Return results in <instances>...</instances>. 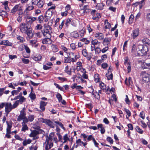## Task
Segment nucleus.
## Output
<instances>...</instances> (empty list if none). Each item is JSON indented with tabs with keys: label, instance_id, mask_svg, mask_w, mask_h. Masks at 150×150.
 Segmentation results:
<instances>
[{
	"label": "nucleus",
	"instance_id": "nucleus-48",
	"mask_svg": "<svg viewBox=\"0 0 150 150\" xmlns=\"http://www.w3.org/2000/svg\"><path fill=\"white\" fill-rule=\"evenodd\" d=\"M29 97L31 100H34L36 98V95L34 93L31 92L29 95Z\"/></svg>",
	"mask_w": 150,
	"mask_h": 150
},
{
	"label": "nucleus",
	"instance_id": "nucleus-49",
	"mask_svg": "<svg viewBox=\"0 0 150 150\" xmlns=\"http://www.w3.org/2000/svg\"><path fill=\"white\" fill-rule=\"evenodd\" d=\"M83 55L85 57L87 56L88 55V52L87 50L85 49H83L82 51V52Z\"/></svg>",
	"mask_w": 150,
	"mask_h": 150
},
{
	"label": "nucleus",
	"instance_id": "nucleus-6",
	"mask_svg": "<svg viewBox=\"0 0 150 150\" xmlns=\"http://www.w3.org/2000/svg\"><path fill=\"white\" fill-rule=\"evenodd\" d=\"M5 111L7 115L12 110V105L10 103H4Z\"/></svg>",
	"mask_w": 150,
	"mask_h": 150
},
{
	"label": "nucleus",
	"instance_id": "nucleus-3",
	"mask_svg": "<svg viewBox=\"0 0 150 150\" xmlns=\"http://www.w3.org/2000/svg\"><path fill=\"white\" fill-rule=\"evenodd\" d=\"M141 75L142 76V81L146 83L150 82V73L142 72L141 73Z\"/></svg>",
	"mask_w": 150,
	"mask_h": 150
},
{
	"label": "nucleus",
	"instance_id": "nucleus-60",
	"mask_svg": "<svg viewBox=\"0 0 150 150\" xmlns=\"http://www.w3.org/2000/svg\"><path fill=\"white\" fill-rule=\"evenodd\" d=\"M25 44H23L20 45L18 47V50L20 51H23L24 49V45Z\"/></svg>",
	"mask_w": 150,
	"mask_h": 150
},
{
	"label": "nucleus",
	"instance_id": "nucleus-42",
	"mask_svg": "<svg viewBox=\"0 0 150 150\" xmlns=\"http://www.w3.org/2000/svg\"><path fill=\"white\" fill-rule=\"evenodd\" d=\"M52 15V12L50 10H48L46 12L45 15L48 16V17L51 18Z\"/></svg>",
	"mask_w": 150,
	"mask_h": 150
},
{
	"label": "nucleus",
	"instance_id": "nucleus-32",
	"mask_svg": "<svg viewBox=\"0 0 150 150\" xmlns=\"http://www.w3.org/2000/svg\"><path fill=\"white\" fill-rule=\"evenodd\" d=\"M111 39L110 38H105L104 39L103 43L108 45L111 41Z\"/></svg>",
	"mask_w": 150,
	"mask_h": 150
},
{
	"label": "nucleus",
	"instance_id": "nucleus-62",
	"mask_svg": "<svg viewBox=\"0 0 150 150\" xmlns=\"http://www.w3.org/2000/svg\"><path fill=\"white\" fill-rule=\"evenodd\" d=\"M25 109L24 108H23L22 110L20 112V115L23 116H25L26 113L25 112Z\"/></svg>",
	"mask_w": 150,
	"mask_h": 150
},
{
	"label": "nucleus",
	"instance_id": "nucleus-29",
	"mask_svg": "<svg viewBox=\"0 0 150 150\" xmlns=\"http://www.w3.org/2000/svg\"><path fill=\"white\" fill-rule=\"evenodd\" d=\"M44 4V2L42 0H39L38 2L36 5L39 8L43 7Z\"/></svg>",
	"mask_w": 150,
	"mask_h": 150
},
{
	"label": "nucleus",
	"instance_id": "nucleus-46",
	"mask_svg": "<svg viewBox=\"0 0 150 150\" xmlns=\"http://www.w3.org/2000/svg\"><path fill=\"white\" fill-rule=\"evenodd\" d=\"M71 18H68L66 20L65 23V25L67 26H68L69 24L71 23Z\"/></svg>",
	"mask_w": 150,
	"mask_h": 150
},
{
	"label": "nucleus",
	"instance_id": "nucleus-50",
	"mask_svg": "<svg viewBox=\"0 0 150 150\" xmlns=\"http://www.w3.org/2000/svg\"><path fill=\"white\" fill-rule=\"evenodd\" d=\"M44 18L43 16L41 15L39 16L38 18V20L39 23H42L44 20Z\"/></svg>",
	"mask_w": 150,
	"mask_h": 150
},
{
	"label": "nucleus",
	"instance_id": "nucleus-51",
	"mask_svg": "<svg viewBox=\"0 0 150 150\" xmlns=\"http://www.w3.org/2000/svg\"><path fill=\"white\" fill-rule=\"evenodd\" d=\"M34 115H30L28 117V120L30 122L33 121L34 119Z\"/></svg>",
	"mask_w": 150,
	"mask_h": 150
},
{
	"label": "nucleus",
	"instance_id": "nucleus-53",
	"mask_svg": "<svg viewBox=\"0 0 150 150\" xmlns=\"http://www.w3.org/2000/svg\"><path fill=\"white\" fill-rule=\"evenodd\" d=\"M54 122L60 126L62 129H64V128L63 125L59 121H54Z\"/></svg>",
	"mask_w": 150,
	"mask_h": 150
},
{
	"label": "nucleus",
	"instance_id": "nucleus-17",
	"mask_svg": "<svg viewBox=\"0 0 150 150\" xmlns=\"http://www.w3.org/2000/svg\"><path fill=\"white\" fill-rule=\"evenodd\" d=\"M0 44L10 46H11L12 45V44L8 40L2 41L0 43Z\"/></svg>",
	"mask_w": 150,
	"mask_h": 150
},
{
	"label": "nucleus",
	"instance_id": "nucleus-59",
	"mask_svg": "<svg viewBox=\"0 0 150 150\" xmlns=\"http://www.w3.org/2000/svg\"><path fill=\"white\" fill-rule=\"evenodd\" d=\"M6 13L4 11L0 10V16H3L6 15Z\"/></svg>",
	"mask_w": 150,
	"mask_h": 150
},
{
	"label": "nucleus",
	"instance_id": "nucleus-43",
	"mask_svg": "<svg viewBox=\"0 0 150 150\" xmlns=\"http://www.w3.org/2000/svg\"><path fill=\"white\" fill-rule=\"evenodd\" d=\"M56 97L59 102H60L62 100V97L61 94L57 93L56 95Z\"/></svg>",
	"mask_w": 150,
	"mask_h": 150
},
{
	"label": "nucleus",
	"instance_id": "nucleus-37",
	"mask_svg": "<svg viewBox=\"0 0 150 150\" xmlns=\"http://www.w3.org/2000/svg\"><path fill=\"white\" fill-rule=\"evenodd\" d=\"M64 62L65 63H70L71 62V57H65L64 58Z\"/></svg>",
	"mask_w": 150,
	"mask_h": 150
},
{
	"label": "nucleus",
	"instance_id": "nucleus-35",
	"mask_svg": "<svg viewBox=\"0 0 150 150\" xmlns=\"http://www.w3.org/2000/svg\"><path fill=\"white\" fill-rule=\"evenodd\" d=\"M16 37L17 39L19 40L21 42H23L25 41V39L23 37H21L20 35H17L16 36Z\"/></svg>",
	"mask_w": 150,
	"mask_h": 150
},
{
	"label": "nucleus",
	"instance_id": "nucleus-24",
	"mask_svg": "<svg viewBox=\"0 0 150 150\" xmlns=\"http://www.w3.org/2000/svg\"><path fill=\"white\" fill-rule=\"evenodd\" d=\"M91 93L92 95H93L96 98L98 99L100 98L99 94L97 92H95L93 89H92Z\"/></svg>",
	"mask_w": 150,
	"mask_h": 150
},
{
	"label": "nucleus",
	"instance_id": "nucleus-34",
	"mask_svg": "<svg viewBox=\"0 0 150 150\" xmlns=\"http://www.w3.org/2000/svg\"><path fill=\"white\" fill-rule=\"evenodd\" d=\"M63 139L64 140V141L63 142V143H66L67 141L69 140V138L68 137V134H65L63 137Z\"/></svg>",
	"mask_w": 150,
	"mask_h": 150
},
{
	"label": "nucleus",
	"instance_id": "nucleus-13",
	"mask_svg": "<svg viewBox=\"0 0 150 150\" xmlns=\"http://www.w3.org/2000/svg\"><path fill=\"white\" fill-rule=\"evenodd\" d=\"M47 104V102L42 101L40 103V108L41 111L43 112L45 110V106Z\"/></svg>",
	"mask_w": 150,
	"mask_h": 150
},
{
	"label": "nucleus",
	"instance_id": "nucleus-38",
	"mask_svg": "<svg viewBox=\"0 0 150 150\" xmlns=\"http://www.w3.org/2000/svg\"><path fill=\"white\" fill-rule=\"evenodd\" d=\"M6 123L7 125V127L6 128V132H7V133L11 132V129L12 126L8 123V122L6 121Z\"/></svg>",
	"mask_w": 150,
	"mask_h": 150
},
{
	"label": "nucleus",
	"instance_id": "nucleus-45",
	"mask_svg": "<svg viewBox=\"0 0 150 150\" xmlns=\"http://www.w3.org/2000/svg\"><path fill=\"white\" fill-rule=\"evenodd\" d=\"M101 16H100V13H97L96 14V15L95 16H94L92 17V19L93 20H96L97 19H98L100 18Z\"/></svg>",
	"mask_w": 150,
	"mask_h": 150
},
{
	"label": "nucleus",
	"instance_id": "nucleus-7",
	"mask_svg": "<svg viewBox=\"0 0 150 150\" xmlns=\"http://www.w3.org/2000/svg\"><path fill=\"white\" fill-rule=\"evenodd\" d=\"M139 44H134L131 47V53L133 55H136L137 53V49H138Z\"/></svg>",
	"mask_w": 150,
	"mask_h": 150
},
{
	"label": "nucleus",
	"instance_id": "nucleus-52",
	"mask_svg": "<svg viewBox=\"0 0 150 150\" xmlns=\"http://www.w3.org/2000/svg\"><path fill=\"white\" fill-rule=\"evenodd\" d=\"M72 35L73 37L76 38L79 37V35L76 31H74L72 33Z\"/></svg>",
	"mask_w": 150,
	"mask_h": 150
},
{
	"label": "nucleus",
	"instance_id": "nucleus-1",
	"mask_svg": "<svg viewBox=\"0 0 150 150\" xmlns=\"http://www.w3.org/2000/svg\"><path fill=\"white\" fill-rule=\"evenodd\" d=\"M21 32L27 34L29 39H31L34 36V31L29 25L25 23H21L19 26Z\"/></svg>",
	"mask_w": 150,
	"mask_h": 150
},
{
	"label": "nucleus",
	"instance_id": "nucleus-57",
	"mask_svg": "<svg viewBox=\"0 0 150 150\" xmlns=\"http://www.w3.org/2000/svg\"><path fill=\"white\" fill-rule=\"evenodd\" d=\"M95 51L96 54H99L101 50L99 47H97L96 48Z\"/></svg>",
	"mask_w": 150,
	"mask_h": 150
},
{
	"label": "nucleus",
	"instance_id": "nucleus-61",
	"mask_svg": "<svg viewBox=\"0 0 150 150\" xmlns=\"http://www.w3.org/2000/svg\"><path fill=\"white\" fill-rule=\"evenodd\" d=\"M107 140L109 142L110 144H112L113 142V141L112 138L110 137H108L107 138Z\"/></svg>",
	"mask_w": 150,
	"mask_h": 150
},
{
	"label": "nucleus",
	"instance_id": "nucleus-23",
	"mask_svg": "<svg viewBox=\"0 0 150 150\" xmlns=\"http://www.w3.org/2000/svg\"><path fill=\"white\" fill-rule=\"evenodd\" d=\"M39 134V133L38 131L36 130H34L32 131L31 133L29 135V136L30 137H35V136H36Z\"/></svg>",
	"mask_w": 150,
	"mask_h": 150
},
{
	"label": "nucleus",
	"instance_id": "nucleus-9",
	"mask_svg": "<svg viewBox=\"0 0 150 150\" xmlns=\"http://www.w3.org/2000/svg\"><path fill=\"white\" fill-rule=\"evenodd\" d=\"M45 150H50L53 146V142L46 141L45 143Z\"/></svg>",
	"mask_w": 150,
	"mask_h": 150
},
{
	"label": "nucleus",
	"instance_id": "nucleus-54",
	"mask_svg": "<svg viewBox=\"0 0 150 150\" xmlns=\"http://www.w3.org/2000/svg\"><path fill=\"white\" fill-rule=\"evenodd\" d=\"M113 100H108V102L110 104V105H112L113 104L112 102L113 100L115 101V102L117 101V98L114 96L113 97Z\"/></svg>",
	"mask_w": 150,
	"mask_h": 150
},
{
	"label": "nucleus",
	"instance_id": "nucleus-44",
	"mask_svg": "<svg viewBox=\"0 0 150 150\" xmlns=\"http://www.w3.org/2000/svg\"><path fill=\"white\" fill-rule=\"evenodd\" d=\"M76 20L75 19H72L71 21V24L72 25L74 26H76Z\"/></svg>",
	"mask_w": 150,
	"mask_h": 150
},
{
	"label": "nucleus",
	"instance_id": "nucleus-36",
	"mask_svg": "<svg viewBox=\"0 0 150 150\" xmlns=\"http://www.w3.org/2000/svg\"><path fill=\"white\" fill-rule=\"evenodd\" d=\"M31 142V140L28 139V140H25L23 141V146H26L27 144H30Z\"/></svg>",
	"mask_w": 150,
	"mask_h": 150
},
{
	"label": "nucleus",
	"instance_id": "nucleus-21",
	"mask_svg": "<svg viewBox=\"0 0 150 150\" xmlns=\"http://www.w3.org/2000/svg\"><path fill=\"white\" fill-rule=\"evenodd\" d=\"M91 42V45L94 46H95V45H96L99 47L100 44V42H98V40L96 39H95L94 40H92Z\"/></svg>",
	"mask_w": 150,
	"mask_h": 150
},
{
	"label": "nucleus",
	"instance_id": "nucleus-18",
	"mask_svg": "<svg viewBox=\"0 0 150 150\" xmlns=\"http://www.w3.org/2000/svg\"><path fill=\"white\" fill-rule=\"evenodd\" d=\"M54 133H51L47 137L46 141L53 142V137L54 136Z\"/></svg>",
	"mask_w": 150,
	"mask_h": 150
},
{
	"label": "nucleus",
	"instance_id": "nucleus-26",
	"mask_svg": "<svg viewBox=\"0 0 150 150\" xmlns=\"http://www.w3.org/2000/svg\"><path fill=\"white\" fill-rule=\"evenodd\" d=\"M8 1H6L4 2L2 4L4 6V8L7 11H9V9L8 6Z\"/></svg>",
	"mask_w": 150,
	"mask_h": 150
},
{
	"label": "nucleus",
	"instance_id": "nucleus-39",
	"mask_svg": "<svg viewBox=\"0 0 150 150\" xmlns=\"http://www.w3.org/2000/svg\"><path fill=\"white\" fill-rule=\"evenodd\" d=\"M136 129L139 133L140 134H142L143 133V130L141 129L139 126H137L136 127Z\"/></svg>",
	"mask_w": 150,
	"mask_h": 150
},
{
	"label": "nucleus",
	"instance_id": "nucleus-16",
	"mask_svg": "<svg viewBox=\"0 0 150 150\" xmlns=\"http://www.w3.org/2000/svg\"><path fill=\"white\" fill-rule=\"evenodd\" d=\"M142 68L144 69H150V63L144 62L142 64Z\"/></svg>",
	"mask_w": 150,
	"mask_h": 150
},
{
	"label": "nucleus",
	"instance_id": "nucleus-14",
	"mask_svg": "<svg viewBox=\"0 0 150 150\" xmlns=\"http://www.w3.org/2000/svg\"><path fill=\"white\" fill-rule=\"evenodd\" d=\"M95 36L98 40H103L104 38L103 34L100 33H98L95 34Z\"/></svg>",
	"mask_w": 150,
	"mask_h": 150
},
{
	"label": "nucleus",
	"instance_id": "nucleus-11",
	"mask_svg": "<svg viewBox=\"0 0 150 150\" xmlns=\"http://www.w3.org/2000/svg\"><path fill=\"white\" fill-rule=\"evenodd\" d=\"M139 32L138 29L133 30L131 34V37L133 39L135 38L139 35Z\"/></svg>",
	"mask_w": 150,
	"mask_h": 150
},
{
	"label": "nucleus",
	"instance_id": "nucleus-20",
	"mask_svg": "<svg viewBox=\"0 0 150 150\" xmlns=\"http://www.w3.org/2000/svg\"><path fill=\"white\" fill-rule=\"evenodd\" d=\"M105 6V4L103 3H98L96 5V8L98 10H102Z\"/></svg>",
	"mask_w": 150,
	"mask_h": 150
},
{
	"label": "nucleus",
	"instance_id": "nucleus-47",
	"mask_svg": "<svg viewBox=\"0 0 150 150\" xmlns=\"http://www.w3.org/2000/svg\"><path fill=\"white\" fill-rule=\"evenodd\" d=\"M95 81L96 82H98L100 81V79L98 77V74H95L94 76Z\"/></svg>",
	"mask_w": 150,
	"mask_h": 150
},
{
	"label": "nucleus",
	"instance_id": "nucleus-41",
	"mask_svg": "<svg viewBox=\"0 0 150 150\" xmlns=\"http://www.w3.org/2000/svg\"><path fill=\"white\" fill-rule=\"evenodd\" d=\"M24 49H25L27 53L29 54L30 52V50L26 44L24 45Z\"/></svg>",
	"mask_w": 150,
	"mask_h": 150
},
{
	"label": "nucleus",
	"instance_id": "nucleus-64",
	"mask_svg": "<svg viewBox=\"0 0 150 150\" xmlns=\"http://www.w3.org/2000/svg\"><path fill=\"white\" fill-rule=\"evenodd\" d=\"M101 67L103 69H106L108 67V64L105 63H103L101 64Z\"/></svg>",
	"mask_w": 150,
	"mask_h": 150
},
{
	"label": "nucleus",
	"instance_id": "nucleus-31",
	"mask_svg": "<svg viewBox=\"0 0 150 150\" xmlns=\"http://www.w3.org/2000/svg\"><path fill=\"white\" fill-rule=\"evenodd\" d=\"M142 42L144 44H150V40L147 38H144L142 40Z\"/></svg>",
	"mask_w": 150,
	"mask_h": 150
},
{
	"label": "nucleus",
	"instance_id": "nucleus-4",
	"mask_svg": "<svg viewBox=\"0 0 150 150\" xmlns=\"http://www.w3.org/2000/svg\"><path fill=\"white\" fill-rule=\"evenodd\" d=\"M145 47L142 45H139L138 47L139 50L137 51V54L139 56H142L146 53L147 51Z\"/></svg>",
	"mask_w": 150,
	"mask_h": 150
},
{
	"label": "nucleus",
	"instance_id": "nucleus-58",
	"mask_svg": "<svg viewBox=\"0 0 150 150\" xmlns=\"http://www.w3.org/2000/svg\"><path fill=\"white\" fill-rule=\"evenodd\" d=\"M134 18V16L133 14H131L129 16V23H131L133 21V19Z\"/></svg>",
	"mask_w": 150,
	"mask_h": 150
},
{
	"label": "nucleus",
	"instance_id": "nucleus-30",
	"mask_svg": "<svg viewBox=\"0 0 150 150\" xmlns=\"http://www.w3.org/2000/svg\"><path fill=\"white\" fill-rule=\"evenodd\" d=\"M22 128L21 129V131L25 132L26 130H27L28 129L27 125L24 123H22Z\"/></svg>",
	"mask_w": 150,
	"mask_h": 150
},
{
	"label": "nucleus",
	"instance_id": "nucleus-27",
	"mask_svg": "<svg viewBox=\"0 0 150 150\" xmlns=\"http://www.w3.org/2000/svg\"><path fill=\"white\" fill-rule=\"evenodd\" d=\"M34 8V6L33 5L28 4L27 5V7L25 9V11H30L33 10Z\"/></svg>",
	"mask_w": 150,
	"mask_h": 150
},
{
	"label": "nucleus",
	"instance_id": "nucleus-2",
	"mask_svg": "<svg viewBox=\"0 0 150 150\" xmlns=\"http://www.w3.org/2000/svg\"><path fill=\"white\" fill-rule=\"evenodd\" d=\"M52 28L49 25H44V28L41 31L44 36L46 38H51Z\"/></svg>",
	"mask_w": 150,
	"mask_h": 150
},
{
	"label": "nucleus",
	"instance_id": "nucleus-19",
	"mask_svg": "<svg viewBox=\"0 0 150 150\" xmlns=\"http://www.w3.org/2000/svg\"><path fill=\"white\" fill-rule=\"evenodd\" d=\"M105 27L104 28V30H105L107 29H110L111 28V25L108 22V21L107 20H105L104 24Z\"/></svg>",
	"mask_w": 150,
	"mask_h": 150
},
{
	"label": "nucleus",
	"instance_id": "nucleus-25",
	"mask_svg": "<svg viewBox=\"0 0 150 150\" xmlns=\"http://www.w3.org/2000/svg\"><path fill=\"white\" fill-rule=\"evenodd\" d=\"M64 71L68 74L69 75H71V68H69L68 65L66 66L65 67Z\"/></svg>",
	"mask_w": 150,
	"mask_h": 150
},
{
	"label": "nucleus",
	"instance_id": "nucleus-5",
	"mask_svg": "<svg viewBox=\"0 0 150 150\" xmlns=\"http://www.w3.org/2000/svg\"><path fill=\"white\" fill-rule=\"evenodd\" d=\"M39 120L40 122L45 123L51 127L53 128L54 127V124L50 120L44 119L43 118H40L39 119Z\"/></svg>",
	"mask_w": 150,
	"mask_h": 150
},
{
	"label": "nucleus",
	"instance_id": "nucleus-10",
	"mask_svg": "<svg viewBox=\"0 0 150 150\" xmlns=\"http://www.w3.org/2000/svg\"><path fill=\"white\" fill-rule=\"evenodd\" d=\"M37 18L36 17L28 16L26 19V23L28 25L29 24H31Z\"/></svg>",
	"mask_w": 150,
	"mask_h": 150
},
{
	"label": "nucleus",
	"instance_id": "nucleus-15",
	"mask_svg": "<svg viewBox=\"0 0 150 150\" xmlns=\"http://www.w3.org/2000/svg\"><path fill=\"white\" fill-rule=\"evenodd\" d=\"M51 38H47L44 39L42 41L43 44H50L52 43V40L50 39Z\"/></svg>",
	"mask_w": 150,
	"mask_h": 150
},
{
	"label": "nucleus",
	"instance_id": "nucleus-55",
	"mask_svg": "<svg viewBox=\"0 0 150 150\" xmlns=\"http://www.w3.org/2000/svg\"><path fill=\"white\" fill-rule=\"evenodd\" d=\"M42 26L41 24H37L35 27L36 30H40L42 29Z\"/></svg>",
	"mask_w": 150,
	"mask_h": 150
},
{
	"label": "nucleus",
	"instance_id": "nucleus-63",
	"mask_svg": "<svg viewBox=\"0 0 150 150\" xmlns=\"http://www.w3.org/2000/svg\"><path fill=\"white\" fill-rule=\"evenodd\" d=\"M22 60L24 63L25 64H28L29 62V60L28 59H25L24 58H22Z\"/></svg>",
	"mask_w": 150,
	"mask_h": 150
},
{
	"label": "nucleus",
	"instance_id": "nucleus-22",
	"mask_svg": "<svg viewBox=\"0 0 150 150\" xmlns=\"http://www.w3.org/2000/svg\"><path fill=\"white\" fill-rule=\"evenodd\" d=\"M42 57V56L40 54H38L35 56H34L33 59L35 61H38L41 60Z\"/></svg>",
	"mask_w": 150,
	"mask_h": 150
},
{
	"label": "nucleus",
	"instance_id": "nucleus-33",
	"mask_svg": "<svg viewBox=\"0 0 150 150\" xmlns=\"http://www.w3.org/2000/svg\"><path fill=\"white\" fill-rule=\"evenodd\" d=\"M106 76L108 80L112 79L113 74L112 73H108L106 74Z\"/></svg>",
	"mask_w": 150,
	"mask_h": 150
},
{
	"label": "nucleus",
	"instance_id": "nucleus-12",
	"mask_svg": "<svg viewBox=\"0 0 150 150\" xmlns=\"http://www.w3.org/2000/svg\"><path fill=\"white\" fill-rule=\"evenodd\" d=\"M76 81L78 83H83L84 81V80L82 78V76L79 73L77 74Z\"/></svg>",
	"mask_w": 150,
	"mask_h": 150
},
{
	"label": "nucleus",
	"instance_id": "nucleus-56",
	"mask_svg": "<svg viewBox=\"0 0 150 150\" xmlns=\"http://www.w3.org/2000/svg\"><path fill=\"white\" fill-rule=\"evenodd\" d=\"M100 88L104 90L105 89H106V87L105 84L103 83H100Z\"/></svg>",
	"mask_w": 150,
	"mask_h": 150
},
{
	"label": "nucleus",
	"instance_id": "nucleus-8",
	"mask_svg": "<svg viewBox=\"0 0 150 150\" xmlns=\"http://www.w3.org/2000/svg\"><path fill=\"white\" fill-rule=\"evenodd\" d=\"M22 10L21 6H20L19 5L17 4L11 10V13L13 14H15L17 11H21Z\"/></svg>",
	"mask_w": 150,
	"mask_h": 150
},
{
	"label": "nucleus",
	"instance_id": "nucleus-28",
	"mask_svg": "<svg viewBox=\"0 0 150 150\" xmlns=\"http://www.w3.org/2000/svg\"><path fill=\"white\" fill-rule=\"evenodd\" d=\"M18 100H16L19 104H22L26 100V98L24 97H22L21 98H20Z\"/></svg>",
	"mask_w": 150,
	"mask_h": 150
},
{
	"label": "nucleus",
	"instance_id": "nucleus-40",
	"mask_svg": "<svg viewBox=\"0 0 150 150\" xmlns=\"http://www.w3.org/2000/svg\"><path fill=\"white\" fill-rule=\"evenodd\" d=\"M51 47L52 50L54 52H55L58 51V49L57 46L54 45H52Z\"/></svg>",
	"mask_w": 150,
	"mask_h": 150
}]
</instances>
